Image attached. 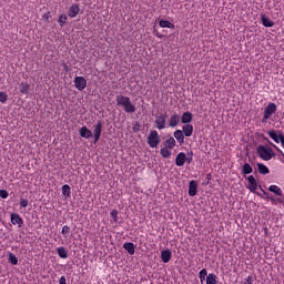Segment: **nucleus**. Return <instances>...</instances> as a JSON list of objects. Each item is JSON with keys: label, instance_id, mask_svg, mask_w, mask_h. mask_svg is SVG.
<instances>
[{"label": "nucleus", "instance_id": "1", "mask_svg": "<svg viewBox=\"0 0 284 284\" xmlns=\"http://www.w3.org/2000/svg\"><path fill=\"white\" fill-rule=\"evenodd\" d=\"M256 152L260 159H262V161H272V159L276 156V153H274L272 146H265L263 144L257 145Z\"/></svg>", "mask_w": 284, "mask_h": 284}, {"label": "nucleus", "instance_id": "2", "mask_svg": "<svg viewBox=\"0 0 284 284\" xmlns=\"http://www.w3.org/2000/svg\"><path fill=\"white\" fill-rule=\"evenodd\" d=\"M159 143H161L159 132L156 130L151 131L148 136V145H150V148H159Z\"/></svg>", "mask_w": 284, "mask_h": 284}, {"label": "nucleus", "instance_id": "3", "mask_svg": "<svg viewBox=\"0 0 284 284\" xmlns=\"http://www.w3.org/2000/svg\"><path fill=\"white\" fill-rule=\"evenodd\" d=\"M274 113H276V104L274 102H270L264 110V116L262 119L263 123H265Z\"/></svg>", "mask_w": 284, "mask_h": 284}, {"label": "nucleus", "instance_id": "4", "mask_svg": "<svg viewBox=\"0 0 284 284\" xmlns=\"http://www.w3.org/2000/svg\"><path fill=\"white\" fill-rule=\"evenodd\" d=\"M270 139L275 141V143H282L284 145V135L281 131L271 130L267 132Z\"/></svg>", "mask_w": 284, "mask_h": 284}, {"label": "nucleus", "instance_id": "5", "mask_svg": "<svg viewBox=\"0 0 284 284\" xmlns=\"http://www.w3.org/2000/svg\"><path fill=\"white\" fill-rule=\"evenodd\" d=\"M74 87L77 88V90L82 92V90L84 88H88V80H85V78H83V77H75L74 78Z\"/></svg>", "mask_w": 284, "mask_h": 284}, {"label": "nucleus", "instance_id": "6", "mask_svg": "<svg viewBox=\"0 0 284 284\" xmlns=\"http://www.w3.org/2000/svg\"><path fill=\"white\" fill-rule=\"evenodd\" d=\"M168 119V113H162L155 116V124L158 130H165V121Z\"/></svg>", "mask_w": 284, "mask_h": 284}, {"label": "nucleus", "instance_id": "7", "mask_svg": "<svg viewBox=\"0 0 284 284\" xmlns=\"http://www.w3.org/2000/svg\"><path fill=\"white\" fill-rule=\"evenodd\" d=\"M101 132H103V122L99 121L97 123V125H94V130H93L94 142L93 143H99V140L101 139Z\"/></svg>", "mask_w": 284, "mask_h": 284}, {"label": "nucleus", "instance_id": "8", "mask_svg": "<svg viewBox=\"0 0 284 284\" xmlns=\"http://www.w3.org/2000/svg\"><path fill=\"white\" fill-rule=\"evenodd\" d=\"M186 161H187V155L184 152H181L175 158V165H178V168H183Z\"/></svg>", "mask_w": 284, "mask_h": 284}, {"label": "nucleus", "instance_id": "9", "mask_svg": "<svg viewBox=\"0 0 284 284\" xmlns=\"http://www.w3.org/2000/svg\"><path fill=\"white\" fill-rule=\"evenodd\" d=\"M79 12H81V8L79 7V4H72L69 8L68 17H70V19H74V17L79 14Z\"/></svg>", "mask_w": 284, "mask_h": 284}, {"label": "nucleus", "instance_id": "10", "mask_svg": "<svg viewBox=\"0 0 284 284\" xmlns=\"http://www.w3.org/2000/svg\"><path fill=\"white\" fill-rule=\"evenodd\" d=\"M196 192H199V183L192 180L189 184V196H196Z\"/></svg>", "mask_w": 284, "mask_h": 284}, {"label": "nucleus", "instance_id": "11", "mask_svg": "<svg viewBox=\"0 0 284 284\" xmlns=\"http://www.w3.org/2000/svg\"><path fill=\"white\" fill-rule=\"evenodd\" d=\"M11 223L12 225H18V227H23V219H21L17 213L11 214Z\"/></svg>", "mask_w": 284, "mask_h": 284}, {"label": "nucleus", "instance_id": "12", "mask_svg": "<svg viewBox=\"0 0 284 284\" xmlns=\"http://www.w3.org/2000/svg\"><path fill=\"white\" fill-rule=\"evenodd\" d=\"M192 119H194V115L192 114V112H184L181 116V121L182 123H184V125H189V123H192Z\"/></svg>", "mask_w": 284, "mask_h": 284}, {"label": "nucleus", "instance_id": "13", "mask_svg": "<svg viewBox=\"0 0 284 284\" xmlns=\"http://www.w3.org/2000/svg\"><path fill=\"white\" fill-rule=\"evenodd\" d=\"M79 134L82 136V139H92V131L88 129V126H82Z\"/></svg>", "mask_w": 284, "mask_h": 284}, {"label": "nucleus", "instance_id": "14", "mask_svg": "<svg viewBox=\"0 0 284 284\" xmlns=\"http://www.w3.org/2000/svg\"><path fill=\"white\" fill-rule=\"evenodd\" d=\"M161 260L163 263H170V261H172V251H170V250L162 251Z\"/></svg>", "mask_w": 284, "mask_h": 284}, {"label": "nucleus", "instance_id": "15", "mask_svg": "<svg viewBox=\"0 0 284 284\" xmlns=\"http://www.w3.org/2000/svg\"><path fill=\"white\" fill-rule=\"evenodd\" d=\"M164 148H168L169 150H174L176 148V140L172 135H170L166 141H164Z\"/></svg>", "mask_w": 284, "mask_h": 284}, {"label": "nucleus", "instance_id": "16", "mask_svg": "<svg viewBox=\"0 0 284 284\" xmlns=\"http://www.w3.org/2000/svg\"><path fill=\"white\" fill-rule=\"evenodd\" d=\"M247 181L251 185L248 186V190H251L252 192H256V187H258V182H256V178H254V175H250L247 178Z\"/></svg>", "mask_w": 284, "mask_h": 284}, {"label": "nucleus", "instance_id": "17", "mask_svg": "<svg viewBox=\"0 0 284 284\" xmlns=\"http://www.w3.org/2000/svg\"><path fill=\"white\" fill-rule=\"evenodd\" d=\"M261 21L264 28H274V21H272L267 16L261 14Z\"/></svg>", "mask_w": 284, "mask_h": 284}, {"label": "nucleus", "instance_id": "18", "mask_svg": "<svg viewBox=\"0 0 284 284\" xmlns=\"http://www.w3.org/2000/svg\"><path fill=\"white\" fill-rule=\"evenodd\" d=\"M116 105H122L123 108L129 103L130 98L125 95H116Z\"/></svg>", "mask_w": 284, "mask_h": 284}, {"label": "nucleus", "instance_id": "19", "mask_svg": "<svg viewBox=\"0 0 284 284\" xmlns=\"http://www.w3.org/2000/svg\"><path fill=\"white\" fill-rule=\"evenodd\" d=\"M182 132L184 136H192L194 132V126L192 124H185L182 126Z\"/></svg>", "mask_w": 284, "mask_h": 284}, {"label": "nucleus", "instance_id": "20", "mask_svg": "<svg viewBox=\"0 0 284 284\" xmlns=\"http://www.w3.org/2000/svg\"><path fill=\"white\" fill-rule=\"evenodd\" d=\"M173 135H174V138L176 139V141L179 142L180 145L185 143V135H184L183 131L176 130L173 133Z\"/></svg>", "mask_w": 284, "mask_h": 284}, {"label": "nucleus", "instance_id": "21", "mask_svg": "<svg viewBox=\"0 0 284 284\" xmlns=\"http://www.w3.org/2000/svg\"><path fill=\"white\" fill-rule=\"evenodd\" d=\"M180 121H181V116L179 114L171 115L170 121H169L170 128H176V125H179Z\"/></svg>", "mask_w": 284, "mask_h": 284}, {"label": "nucleus", "instance_id": "22", "mask_svg": "<svg viewBox=\"0 0 284 284\" xmlns=\"http://www.w3.org/2000/svg\"><path fill=\"white\" fill-rule=\"evenodd\" d=\"M19 90L21 94H28V92L30 91V83H28V81L21 82L19 85Z\"/></svg>", "mask_w": 284, "mask_h": 284}, {"label": "nucleus", "instance_id": "23", "mask_svg": "<svg viewBox=\"0 0 284 284\" xmlns=\"http://www.w3.org/2000/svg\"><path fill=\"white\" fill-rule=\"evenodd\" d=\"M123 248L126 250V252H128L131 256L134 255V252H135V250H134V243H132V242H126V243L123 244Z\"/></svg>", "mask_w": 284, "mask_h": 284}, {"label": "nucleus", "instance_id": "24", "mask_svg": "<svg viewBox=\"0 0 284 284\" xmlns=\"http://www.w3.org/2000/svg\"><path fill=\"white\" fill-rule=\"evenodd\" d=\"M124 112H126L128 114H132V113L136 112V106H134V104H132L131 100H129V103L124 106Z\"/></svg>", "mask_w": 284, "mask_h": 284}, {"label": "nucleus", "instance_id": "25", "mask_svg": "<svg viewBox=\"0 0 284 284\" xmlns=\"http://www.w3.org/2000/svg\"><path fill=\"white\" fill-rule=\"evenodd\" d=\"M159 26H160V28H169L170 30H174V23H172L168 20H160Z\"/></svg>", "mask_w": 284, "mask_h": 284}, {"label": "nucleus", "instance_id": "26", "mask_svg": "<svg viewBox=\"0 0 284 284\" xmlns=\"http://www.w3.org/2000/svg\"><path fill=\"white\" fill-rule=\"evenodd\" d=\"M160 154L162 159H170V156L172 155V151H170L168 146H164L160 150Z\"/></svg>", "mask_w": 284, "mask_h": 284}, {"label": "nucleus", "instance_id": "27", "mask_svg": "<svg viewBox=\"0 0 284 284\" xmlns=\"http://www.w3.org/2000/svg\"><path fill=\"white\" fill-rule=\"evenodd\" d=\"M257 171L260 174H270V169L263 163H257Z\"/></svg>", "mask_w": 284, "mask_h": 284}, {"label": "nucleus", "instance_id": "28", "mask_svg": "<svg viewBox=\"0 0 284 284\" xmlns=\"http://www.w3.org/2000/svg\"><path fill=\"white\" fill-rule=\"evenodd\" d=\"M268 190L270 192H273V194H276V196H283V191L276 185H271Z\"/></svg>", "mask_w": 284, "mask_h": 284}, {"label": "nucleus", "instance_id": "29", "mask_svg": "<svg viewBox=\"0 0 284 284\" xmlns=\"http://www.w3.org/2000/svg\"><path fill=\"white\" fill-rule=\"evenodd\" d=\"M242 172L243 174H252V172H254V169L252 168V165H250V163H244Z\"/></svg>", "mask_w": 284, "mask_h": 284}, {"label": "nucleus", "instance_id": "30", "mask_svg": "<svg viewBox=\"0 0 284 284\" xmlns=\"http://www.w3.org/2000/svg\"><path fill=\"white\" fill-rule=\"evenodd\" d=\"M58 255L60 258H68V250H65L63 246L58 247Z\"/></svg>", "mask_w": 284, "mask_h": 284}, {"label": "nucleus", "instance_id": "31", "mask_svg": "<svg viewBox=\"0 0 284 284\" xmlns=\"http://www.w3.org/2000/svg\"><path fill=\"white\" fill-rule=\"evenodd\" d=\"M9 263H11V265H18L19 264V258H17V255H14V253L9 254Z\"/></svg>", "mask_w": 284, "mask_h": 284}, {"label": "nucleus", "instance_id": "32", "mask_svg": "<svg viewBox=\"0 0 284 284\" xmlns=\"http://www.w3.org/2000/svg\"><path fill=\"white\" fill-rule=\"evenodd\" d=\"M216 275L214 274H209L206 275V284H216Z\"/></svg>", "mask_w": 284, "mask_h": 284}, {"label": "nucleus", "instance_id": "33", "mask_svg": "<svg viewBox=\"0 0 284 284\" xmlns=\"http://www.w3.org/2000/svg\"><path fill=\"white\" fill-rule=\"evenodd\" d=\"M62 194H63L64 196H70V194H71L70 185L64 184V185L62 186Z\"/></svg>", "mask_w": 284, "mask_h": 284}, {"label": "nucleus", "instance_id": "34", "mask_svg": "<svg viewBox=\"0 0 284 284\" xmlns=\"http://www.w3.org/2000/svg\"><path fill=\"white\" fill-rule=\"evenodd\" d=\"M67 21H68V16L65 14H61L58 19V23H60L61 28H63Z\"/></svg>", "mask_w": 284, "mask_h": 284}, {"label": "nucleus", "instance_id": "35", "mask_svg": "<svg viewBox=\"0 0 284 284\" xmlns=\"http://www.w3.org/2000/svg\"><path fill=\"white\" fill-rule=\"evenodd\" d=\"M200 280L203 283L205 281V277L207 276V270L202 268L199 273Z\"/></svg>", "mask_w": 284, "mask_h": 284}, {"label": "nucleus", "instance_id": "36", "mask_svg": "<svg viewBox=\"0 0 284 284\" xmlns=\"http://www.w3.org/2000/svg\"><path fill=\"white\" fill-rule=\"evenodd\" d=\"M6 101H8V94L0 92V103H6Z\"/></svg>", "mask_w": 284, "mask_h": 284}, {"label": "nucleus", "instance_id": "37", "mask_svg": "<svg viewBox=\"0 0 284 284\" xmlns=\"http://www.w3.org/2000/svg\"><path fill=\"white\" fill-rule=\"evenodd\" d=\"M110 214H111V217L113 219V221L116 222L118 216H119V211L112 210Z\"/></svg>", "mask_w": 284, "mask_h": 284}, {"label": "nucleus", "instance_id": "38", "mask_svg": "<svg viewBox=\"0 0 284 284\" xmlns=\"http://www.w3.org/2000/svg\"><path fill=\"white\" fill-rule=\"evenodd\" d=\"M133 132L136 133V132H141V124H139V122H136L133 128H132Z\"/></svg>", "mask_w": 284, "mask_h": 284}, {"label": "nucleus", "instance_id": "39", "mask_svg": "<svg viewBox=\"0 0 284 284\" xmlns=\"http://www.w3.org/2000/svg\"><path fill=\"white\" fill-rule=\"evenodd\" d=\"M28 205H29L28 200H26V199H21V200H20V206H21V207H28Z\"/></svg>", "mask_w": 284, "mask_h": 284}, {"label": "nucleus", "instance_id": "40", "mask_svg": "<svg viewBox=\"0 0 284 284\" xmlns=\"http://www.w3.org/2000/svg\"><path fill=\"white\" fill-rule=\"evenodd\" d=\"M0 199H8V191L0 190Z\"/></svg>", "mask_w": 284, "mask_h": 284}, {"label": "nucleus", "instance_id": "41", "mask_svg": "<svg viewBox=\"0 0 284 284\" xmlns=\"http://www.w3.org/2000/svg\"><path fill=\"white\" fill-rule=\"evenodd\" d=\"M187 156H189L186 158L187 163H192V156H194V152L192 151L187 152Z\"/></svg>", "mask_w": 284, "mask_h": 284}, {"label": "nucleus", "instance_id": "42", "mask_svg": "<svg viewBox=\"0 0 284 284\" xmlns=\"http://www.w3.org/2000/svg\"><path fill=\"white\" fill-rule=\"evenodd\" d=\"M264 141H266V143H270V145H273V148H275V150H277V152H281V150L278 149V146H276L275 144H273L270 139L264 138Z\"/></svg>", "mask_w": 284, "mask_h": 284}, {"label": "nucleus", "instance_id": "43", "mask_svg": "<svg viewBox=\"0 0 284 284\" xmlns=\"http://www.w3.org/2000/svg\"><path fill=\"white\" fill-rule=\"evenodd\" d=\"M62 234H70V226L64 225V226L62 227Z\"/></svg>", "mask_w": 284, "mask_h": 284}, {"label": "nucleus", "instance_id": "44", "mask_svg": "<svg viewBox=\"0 0 284 284\" xmlns=\"http://www.w3.org/2000/svg\"><path fill=\"white\" fill-rule=\"evenodd\" d=\"M253 283V277L252 275H248L247 278L245 280L244 284H252Z\"/></svg>", "mask_w": 284, "mask_h": 284}, {"label": "nucleus", "instance_id": "45", "mask_svg": "<svg viewBox=\"0 0 284 284\" xmlns=\"http://www.w3.org/2000/svg\"><path fill=\"white\" fill-rule=\"evenodd\" d=\"M59 284H68V283H67V280H65V276H61V277H60Z\"/></svg>", "mask_w": 284, "mask_h": 284}, {"label": "nucleus", "instance_id": "46", "mask_svg": "<svg viewBox=\"0 0 284 284\" xmlns=\"http://www.w3.org/2000/svg\"><path fill=\"white\" fill-rule=\"evenodd\" d=\"M63 70H64V72H70V67H68V64L63 63Z\"/></svg>", "mask_w": 284, "mask_h": 284}, {"label": "nucleus", "instance_id": "47", "mask_svg": "<svg viewBox=\"0 0 284 284\" xmlns=\"http://www.w3.org/2000/svg\"><path fill=\"white\" fill-rule=\"evenodd\" d=\"M48 14H50V13H44V16H43V19H44L45 21H48V20L50 19V16H48Z\"/></svg>", "mask_w": 284, "mask_h": 284}, {"label": "nucleus", "instance_id": "48", "mask_svg": "<svg viewBox=\"0 0 284 284\" xmlns=\"http://www.w3.org/2000/svg\"><path fill=\"white\" fill-rule=\"evenodd\" d=\"M266 199H271V201L274 203L276 201L274 197L266 196Z\"/></svg>", "mask_w": 284, "mask_h": 284}, {"label": "nucleus", "instance_id": "49", "mask_svg": "<svg viewBox=\"0 0 284 284\" xmlns=\"http://www.w3.org/2000/svg\"><path fill=\"white\" fill-rule=\"evenodd\" d=\"M207 179H210V174H207Z\"/></svg>", "mask_w": 284, "mask_h": 284}, {"label": "nucleus", "instance_id": "50", "mask_svg": "<svg viewBox=\"0 0 284 284\" xmlns=\"http://www.w3.org/2000/svg\"><path fill=\"white\" fill-rule=\"evenodd\" d=\"M278 201V203H281V200H277Z\"/></svg>", "mask_w": 284, "mask_h": 284}]
</instances>
